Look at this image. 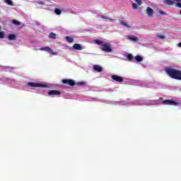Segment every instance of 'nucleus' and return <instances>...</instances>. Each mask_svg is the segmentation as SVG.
<instances>
[{
    "instance_id": "nucleus-1",
    "label": "nucleus",
    "mask_w": 181,
    "mask_h": 181,
    "mask_svg": "<svg viewBox=\"0 0 181 181\" xmlns=\"http://www.w3.org/2000/svg\"><path fill=\"white\" fill-rule=\"evenodd\" d=\"M165 73L170 76L171 78H174V80H180L181 81V71L172 69L167 68L165 69Z\"/></svg>"
},
{
    "instance_id": "nucleus-2",
    "label": "nucleus",
    "mask_w": 181,
    "mask_h": 181,
    "mask_svg": "<svg viewBox=\"0 0 181 181\" xmlns=\"http://www.w3.org/2000/svg\"><path fill=\"white\" fill-rule=\"evenodd\" d=\"M94 42L95 45L100 46V49L103 52H106V53H111V52H112V48H111V45L109 44H105L100 40H95Z\"/></svg>"
},
{
    "instance_id": "nucleus-3",
    "label": "nucleus",
    "mask_w": 181,
    "mask_h": 181,
    "mask_svg": "<svg viewBox=\"0 0 181 181\" xmlns=\"http://www.w3.org/2000/svg\"><path fill=\"white\" fill-rule=\"evenodd\" d=\"M28 86L29 87H35V88H37V87H40L42 88H47V85L46 84H43V83H35V82H29L28 83Z\"/></svg>"
},
{
    "instance_id": "nucleus-4",
    "label": "nucleus",
    "mask_w": 181,
    "mask_h": 181,
    "mask_svg": "<svg viewBox=\"0 0 181 181\" xmlns=\"http://www.w3.org/2000/svg\"><path fill=\"white\" fill-rule=\"evenodd\" d=\"M62 83L63 84H68V86H71V87H73L76 84V81H74L73 79H63Z\"/></svg>"
},
{
    "instance_id": "nucleus-5",
    "label": "nucleus",
    "mask_w": 181,
    "mask_h": 181,
    "mask_svg": "<svg viewBox=\"0 0 181 181\" xmlns=\"http://www.w3.org/2000/svg\"><path fill=\"white\" fill-rule=\"evenodd\" d=\"M162 103L163 104H166L167 105H175V106L179 105V103L172 100H163Z\"/></svg>"
},
{
    "instance_id": "nucleus-6",
    "label": "nucleus",
    "mask_w": 181,
    "mask_h": 181,
    "mask_svg": "<svg viewBox=\"0 0 181 181\" xmlns=\"http://www.w3.org/2000/svg\"><path fill=\"white\" fill-rule=\"evenodd\" d=\"M112 78L115 81H117V83H122L124 81V79L122 78V77L117 76V75H112Z\"/></svg>"
},
{
    "instance_id": "nucleus-7",
    "label": "nucleus",
    "mask_w": 181,
    "mask_h": 181,
    "mask_svg": "<svg viewBox=\"0 0 181 181\" xmlns=\"http://www.w3.org/2000/svg\"><path fill=\"white\" fill-rule=\"evenodd\" d=\"M146 13L148 15V16H149L150 18H152V16H153V9H152V8L151 7H147L146 8Z\"/></svg>"
},
{
    "instance_id": "nucleus-8",
    "label": "nucleus",
    "mask_w": 181,
    "mask_h": 181,
    "mask_svg": "<svg viewBox=\"0 0 181 181\" xmlns=\"http://www.w3.org/2000/svg\"><path fill=\"white\" fill-rule=\"evenodd\" d=\"M47 94H48V95H60V94H62V93L59 90H49L47 93Z\"/></svg>"
},
{
    "instance_id": "nucleus-9",
    "label": "nucleus",
    "mask_w": 181,
    "mask_h": 181,
    "mask_svg": "<svg viewBox=\"0 0 181 181\" xmlns=\"http://www.w3.org/2000/svg\"><path fill=\"white\" fill-rule=\"evenodd\" d=\"M163 4L168 6H172L175 4V0H163Z\"/></svg>"
},
{
    "instance_id": "nucleus-10",
    "label": "nucleus",
    "mask_w": 181,
    "mask_h": 181,
    "mask_svg": "<svg viewBox=\"0 0 181 181\" xmlns=\"http://www.w3.org/2000/svg\"><path fill=\"white\" fill-rule=\"evenodd\" d=\"M73 49L74 50H83V47L81 46V45L76 43L73 45Z\"/></svg>"
},
{
    "instance_id": "nucleus-11",
    "label": "nucleus",
    "mask_w": 181,
    "mask_h": 181,
    "mask_svg": "<svg viewBox=\"0 0 181 181\" xmlns=\"http://www.w3.org/2000/svg\"><path fill=\"white\" fill-rule=\"evenodd\" d=\"M93 70L98 71V73H101V71H103V67L100 65H95L93 66Z\"/></svg>"
},
{
    "instance_id": "nucleus-12",
    "label": "nucleus",
    "mask_w": 181,
    "mask_h": 181,
    "mask_svg": "<svg viewBox=\"0 0 181 181\" xmlns=\"http://www.w3.org/2000/svg\"><path fill=\"white\" fill-rule=\"evenodd\" d=\"M8 39L9 40H16V35L15 34H10L8 35Z\"/></svg>"
},
{
    "instance_id": "nucleus-13",
    "label": "nucleus",
    "mask_w": 181,
    "mask_h": 181,
    "mask_svg": "<svg viewBox=\"0 0 181 181\" xmlns=\"http://www.w3.org/2000/svg\"><path fill=\"white\" fill-rule=\"evenodd\" d=\"M129 40H132L133 42H138V40H139V39L138 38V37L133 35V36H130L129 37Z\"/></svg>"
},
{
    "instance_id": "nucleus-14",
    "label": "nucleus",
    "mask_w": 181,
    "mask_h": 181,
    "mask_svg": "<svg viewBox=\"0 0 181 181\" xmlns=\"http://www.w3.org/2000/svg\"><path fill=\"white\" fill-rule=\"evenodd\" d=\"M119 25H122L123 26H126V28H131V26H129V25H127V23H124V21L122 20L119 21Z\"/></svg>"
},
{
    "instance_id": "nucleus-15",
    "label": "nucleus",
    "mask_w": 181,
    "mask_h": 181,
    "mask_svg": "<svg viewBox=\"0 0 181 181\" xmlns=\"http://www.w3.org/2000/svg\"><path fill=\"white\" fill-rule=\"evenodd\" d=\"M40 50H45V52H48V53H52V49L49 47H42Z\"/></svg>"
},
{
    "instance_id": "nucleus-16",
    "label": "nucleus",
    "mask_w": 181,
    "mask_h": 181,
    "mask_svg": "<svg viewBox=\"0 0 181 181\" xmlns=\"http://www.w3.org/2000/svg\"><path fill=\"white\" fill-rule=\"evenodd\" d=\"M2 30V27L0 25V39L5 38V33L4 31H1Z\"/></svg>"
},
{
    "instance_id": "nucleus-17",
    "label": "nucleus",
    "mask_w": 181,
    "mask_h": 181,
    "mask_svg": "<svg viewBox=\"0 0 181 181\" xmlns=\"http://www.w3.org/2000/svg\"><path fill=\"white\" fill-rule=\"evenodd\" d=\"M66 40L69 42V43H73V42H74V39L70 36H66Z\"/></svg>"
},
{
    "instance_id": "nucleus-18",
    "label": "nucleus",
    "mask_w": 181,
    "mask_h": 181,
    "mask_svg": "<svg viewBox=\"0 0 181 181\" xmlns=\"http://www.w3.org/2000/svg\"><path fill=\"white\" fill-rule=\"evenodd\" d=\"M101 18L103 19H107V21H110V22H115V21H116L115 19L110 18L107 17L106 16H101Z\"/></svg>"
},
{
    "instance_id": "nucleus-19",
    "label": "nucleus",
    "mask_w": 181,
    "mask_h": 181,
    "mask_svg": "<svg viewBox=\"0 0 181 181\" xmlns=\"http://www.w3.org/2000/svg\"><path fill=\"white\" fill-rule=\"evenodd\" d=\"M4 2L8 5H10V6H13V2H12V0H4Z\"/></svg>"
},
{
    "instance_id": "nucleus-20",
    "label": "nucleus",
    "mask_w": 181,
    "mask_h": 181,
    "mask_svg": "<svg viewBox=\"0 0 181 181\" xmlns=\"http://www.w3.org/2000/svg\"><path fill=\"white\" fill-rule=\"evenodd\" d=\"M135 59L136 60V62H142L144 60V58H142L141 56L139 55H136L135 57Z\"/></svg>"
},
{
    "instance_id": "nucleus-21",
    "label": "nucleus",
    "mask_w": 181,
    "mask_h": 181,
    "mask_svg": "<svg viewBox=\"0 0 181 181\" xmlns=\"http://www.w3.org/2000/svg\"><path fill=\"white\" fill-rule=\"evenodd\" d=\"M49 39H56V34L54 33H51L49 35Z\"/></svg>"
},
{
    "instance_id": "nucleus-22",
    "label": "nucleus",
    "mask_w": 181,
    "mask_h": 181,
    "mask_svg": "<svg viewBox=\"0 0 181 181\" xmlns=\"http://www.w3.org/2000/svg\"><path fill=\"white\" fill-rule=\"evenodd\" d=\"M54 13H56V15H62V11L59 8H55Z\"/></svg>"
},
{
    "instance_id": "nucleus-23",
    "label": "nucleus",
    "mask_w": 181,
    "mask_h": 181,
    "mask_svg": "<svg viewBox=\"0 0 181 181\" xmlns=\"http://www.w3.org/2000/svg\"><path fill=\"white\" fill-rule=\"evenodd\" d=\"M127 59H128L129 62H132V60L134 59V56L132 55V54H129L127 55Z\"/></svg>"
},
{
    "instance_id": "nucleus-24",
    "label": "nucleus",
    "mask_w": 181,
    "mask_h": 181,
    "mask_svg": "<svg viewBox=\"0 0 181 181\" xmlns=\"http://www.w3.org/2000/svg\"><path fill=\"white\" fill-rule=\"evenodd\" d=\"M132 7L133 9H138V4H135V3H133L132 4Z\"/></svg>"
},
{
    "instance_id": "nucleus-25",
    "label": "nucleus",
    "mask_w": 181,
    "mask_h": 181,
    "mask_svg": "<svg viewBox=\"0 0 181 181\" xmlns=\"http://www.w3.org/2000/svg\"><path fill=\"white\" fill-rule=\"evenodd\" d=\"M13 23L14 25H16L17 26H18L19 25H21V22H19V21H16V20H13Z\"/></svg>"
},
{
    "instance_id": "nucleus-26",
    "label": "nucleus",
    "mask_w": 181,
    "mask_h": 181,
    "mask_svg": "<svg viewBox=\"0 0 181 181\" xmlns=\"http://www.w3.org/2000/svg\"><path fill=\"white\" fill-rule=\"evenodd\" d=\"M135 2H136L137 5H139V6H141V5H142V1L141 0H134Z\"/></svg>"
},
{
    "instance_id": "nucleus-27",
    "label": "nucleus",
    "mask_w": 181,
    "mask_h": 181,
    "mask_svg": "<svg viewBox=\"0 0 181 181\" xmlns=\"http://www.w3.org/2000/svg\"><path fill=\"white\" fill-rule=\"evenodd\" d=\"M157 37H158V39H165L166 37L165 35H157Z\"/></svg>"
},
{
    "instance_id": "nucleus-28",
    "label": "nucleus",
    "mask_w": 181,
    "mask_h": 181,
    "mask_svg": "<svg viewBox=\"0 0 181 181\" xmlns=\"http://www.w3.org/2000/svg\"><path fill=\"white\" fill-rule=\"evenodd\" d=\"M37 4H38V5H45V1H37Z\"/></svg>"
},
{
    "instance_id": "nucleus-29",
    "label": "nucleus",
    "mask_w": 181,
    "mask_h": 181,
    "mask_svg": "<svg viewBox=\"0 0 181 181\" xmlns=\"http://www.w3.org/2000/svg\"><path fill=\"white\" fill-rule=\"evenodd\" d=\"M159 13H160V15H166V13L162 10L159 11Z\"/></svg>"
},
{
    "instance_id": "nucleus-30",
    "label": "nucleus",
    "mask_w": 181,
    "mask_h": 181,
    "mask_svg": "<svg viewBox=\"0 0 181 181\" xmlns=\"http://www.w3.org/2000/svg\"><path fill=\"white\" fill-rule=\"evenodd\" d=\"M176 6H177V8H181V2L177 3Z\"/></svg>"
},
{
    "instance_id": "nucleus-31",
    "label": "nucleus",
    "mask_w": 181,
    "mask_h": 181,
    "mask_svg": "<svg viewBox=\"0 0 181 181\" xmlns=\"http://www.w3.org/2000/svg\"><path fill=\"white\" fill-rule=\"evenodd\" d=\"M85 83L84 82H79V83H77V86H83V84H84Z\"/></svg>"
},
{
    "instance_id": "nucleus-32",
    "label": "nucleus",
    "mask_w": 181,
    "mask_h": 181,
    "mask_svg": "<svg viewBox=\"0 0 181 181\" xmlns=\"http://www.w3.org/2000/svg\"><path fill=\"white\" fill-rule=\"evenodd\" d=\"M175 2H177V3H180L181 2V0H174Z\"/></svg>"
},
{
    "instance_id": "nucleus-33",
    "label": "nucleus",
    "mask_w": 181,
    "mask_h": 181,
    "mask_svg": "<svg viewBox=\"0 0 181 181\" xmlns=\"http://www.w3.org/2000/svg\"><path fill=\"white\" fill-rule=\"evenodd\" d=\"M178 46H179V47H181V42L180 43H178Z\"/></svg>"
},
{
    "instance_id": "nucleus-34",
    "label": "nucleus",
    "mask_w": 181,
    "mask_h": 181,
    "mask_svg": "<svg viewBox=\"0 0 181 181\" xmlns=\"http://www.w3.org/2000/svg\"><path fill=\"white\" fill-rule=\"evenodd\" d=\"M180 15H181V10H180Z\"/></svg>"
},
{
    "instance_id": "nucleus-35",
    "label": "nucleus",
    "mask_w": 181,
    "mask_h": 181,
    "mask_svg": "<svg viewBox=\"0 0 181 181\" xmlns=\"http://www.w3.org/2000/svg\"><path fill=\"white\" fill-rule=\"evenodd\" d=\"M47 1H50V0H47Z\"/></svg>"
}]
</instances>
